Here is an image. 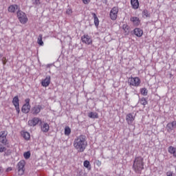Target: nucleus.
Returning <instances> with one entry per match:
<instances>
[{"instance_id": "9", "label": "nucleus", "mask_w": 176, "mask_h": 176, "mask_svg": "<svg viewBox=\"0 0 176 176\" xmlns=\"http://www.w3.org/2000/svg\"><path fill=\"white\" fill-rule=\"evenodd\" d=\"M81 41L82 43H85V45H91L93 43V40L91 39V37L87 34H84L81 37Z\"/></svg>"}, {"instance_id": "28", "label": "nucleus", "mask_w": 176, "mask_h": 176, "mask_svg": "<svg viewBox=\"0 0 176 176\" xmlns=\"http://www.w3.org/2000/svg\"><path fill=\"white\" fill-rule=\"evenodd\" d=\"M37 43L40 45V46H43V41H42V34L38 36Z\"/></svg>"}, {"instance_id": "36", "label": "nucleus", "mask_w": 176, "mask_h": 176, "mask_svg": "<svg viewBox=\"0 0 176 176\" xmlns=\"http://www.w3.org/2000/svg\"><path fill=\"white\" fill-rule=\"evenodd\" d=\"M33 2L35 5H41V1L40 0H33Z\"/></svg>"}, {"instance_id": "40", "label": "nucleus", "mask_w": 176, "mask_h": 176, "mask_svg": "<svg viewBox=\"0 0 176 176\" xmlns=\"http://www.w3.org/2000/svg\"><path fill=\"white\" fill-rule=\"evenodd\" d=\"M12 167H8L7 169H6V172L7 173H9V171H12Z\"/></svg>"}, {"instance_id": "25", "label": "nucleus", "mask_w": 176, "mask_h": 176, "mask_svg": "<svg viewBox=\"0 0 176 176\" xmlns=\"http://www.w3.org/2000/svg\"><path fill=\"white\" fill-rule=\"evenodd\" d=\"M122 30L126 34H129V32H130V27H129L127 24H124L122 25Z\"/></svg>"}, {"instance_id": "39", "label": "nucleus", "mask_w": 176, "mask_h": 176, "mask_svg": "<svg viewBox=\"0 0 176 176\" xmlns=\"http://www.w3.org/2000/svg\"><path fill=\"white\" fill-rule=\"evenodd\" d=\"M101 161L100 160H97L96 161V166H98V167H101Z\"/></svg>"}, {"instance_id": "18", "label": "nucleus", "mask_w": 176, "mask_h": 176, "mask_svg": "<svg viewBox=\"0 0 176 176\" xmlns=\"http://www.w3.org/2000/svg\"><path fill=\"white\" fill-rule=\"evenodd\" d=\"M131 5L133 9H138V8H140V2H138V0H131Z\"/></svg>"}, {"instance_id": "7", "label": "nucleus", "mask_w": 176, "mask_h": 176, "mask_svg": "<svg viewBox=\"0 0 176 176\" xmlns=\"http://www.w3.org/2000/svg\"><path fill=\"white\" fill-rule=\"evenodd\" d=\"M134 120H135V115L133 113H129L126 116V121L129 126L133 125Z\"/></svg>"}, {"instance_id": "32", "label": "nucleus", "mask_w": 176, "mask_h": 176, "mask_svg": "<svg viewBox=\"0 0 176 176\" xmlns=\"http://www.w3.org/2000/svg\"><path fill=\"white\" fill-rule=\"evenodd\" d=\"M142 16L143 17H149L150 14H149V12H148V10H144L142 12Z\"/></svg>"}, {"instance_id": "22", "label": "nucleus", "mask_w": 176, "mask_h": 176, "mask_svg": "<svg viewBox=\"0 0 176 176\" xmlns=\"http://www.w3.org/2000/svg\"><path fill=\"white\" fill-rule=\"evenodd\" d=\"M168 152L169 153H170L171 155H173V156L175 157H176V148H175L173 146H170L168 147Z\"/></svg>"}, {"instance_id": "5", "label": "nucleus", "mask_w": 176, "mask_h": 176, "mask_svg": "<svg viewBox=\"0 0 176 176\" xmlns=\"http://www.w3.org/2000/svg\"><path fill=\"white\" fill-rule=\"evenodd\" d=\"M119 13V8L118 7H113L111 8L109 16L111 20H113V21H115L116 19H118V14Z\"/></svg>"}, {"instance_id": "27", "label": "nucleus", "mask_w": 176, "mask_h": 176, "mask_svg": "<svg viewBox=\"0 0 176 176\" xmlns=\"http://www.w3.org/2000/svg\"><path fill=\"white\" fill-rule=\"evenodd\" d=\"M140 93L142 96H148V89L146 88L140 89Z\"/></svg>"}, {"instance_id": "30", "label": "nucleus", "mask_w": 176, "mask_h": 176, "mask_svg": "<svg viewBox=\"0 0 176 176\" xmlns=\"http://www.w3.org/2000/svg\"><path fill=\"white\" fill-rule=\"evenodd\" d=\"M23 157L25 159H28L29 157H31V153L30 151H27L23 153Z\"/></svg>"}, {"instance_id": "3", "label": "nucleus", "mask_w": 176, "mask_h": 176, "mask_svg": "<svg viewBox=\"0 0 176 176\" xmlns=\"http://www.w3.org/2000/svg\"><path fill=\"white\" fill-rule=\"evenodd\" d=\"M130 87H138L141 85V79L138 77H131L128 80Z\"/></svg>"}, {"instance_id": "16", "label": "nucleus", "mask_w": 176, "mask_h": 176, "mask_svg": "<svg viewBox=\"0 0 176 176\" xmlns=\"http://www.w3.org/2000/svg\"><path fill=\"white\" fill-rule=\"evenodd\" d=\"M20 8H19V6L17 5H11L8 7V12H10V13H14V12H16V10H20Z\"/></svg>"}, {"instance_id": "19", "label": "nucleus", "mask_w": 176, "mask_h": 176, "mask_svg": "<svg viewBox=\"0 0 176 176\" xmlns=\"http://www.w3.org/2000/svg\"><path fill=\"white\" fill-rule=\"evenodd\" d=\"M131 21L133 23L134 25H140V18L137 16L131 17Z\"/></svg>"}, {"instance_id": "4", "label": "nucleus", "mask_w": 176, "mask_h": 176, "mask_svg": "<svg viewBox=\"0 0 176 176\" xmlns=\"http://www.w3.org/2000/svg\"><path fill=\"white\" fill-rule=\"evenodd\" d=\"M17 17L21 24H26V23L28 21V18H27V15L21 10H18Z\"/></svg>"}, {"instance_id": "35", "label": "nucleus", "mask_w": 176, "mask_h": 176, "mask_svg": "<svg viewBox=\"0 0 176 176\" xmlns=\"http://www.w3.org/2000/svg\"><path fill=\"white\" fill-rule=\"evenodd\" d=\"M166 176H175V174H174V172L173 171H168L166 173Z\"/></svg>"}, {"instance_id": "31", "label": "nucleus", "mask_w": 176, "mask_h": 176, "mask_svg": "<svg viewBox=\"0 0 176 176\" xmlns=\"http://www.w3.org/2000/svg\"><path fill=\"white\" fill-rule=\"evenodd\" d=\"M83 166L86 168H90V162L87 160L84 161Z\"/></svg>"}, {"instance_id": "10", "label": "nucleus", "mask_w": 176, "mask_h": 176, "mask_svg": "<svg viewBox=\"0 0 176 176\" xmlns=\"http://www.w3.org/2000/svg\"><path fill=\"white\" fill-rule=\"evenodd\" d=\"M43 108V105L36 104L32 109V113L33 115H38V113H39V112H41Z\"/></svg>"}, {"instance_id": "1", "label": "nucleus", "mask_w": 176, "mask_h": 176, "mask_svg": "<svg viewBox=\"0 0 176 176\" xmlns=\"http://www.w3.org/2000/svg\"><path fill=\"white\" fill-rule=\"evenodd\" d=\"M74 148L79 153L85 152L86 148H87V140H86V136L80 135L77 136L73 142Z\"/></svg>"}, {"instance_id": "34", "label": "nucleus", "mask_w": 176, "mask_h": 176, "mask_svg": "<svg viewBox=\"0 0 176 176\" xmlns=\"http://www.w3.org/2000/svg\"><path fill=\"white\" fill-rule=\"evenodd\" d=\"M6 151V147H4L3 145L0 144V153L5 152Z\"/></svg>"}, {"instance_id": "41", "label": "nucleus", "mask_w": 176, "mask_h": 176, "mask_svg": "<svg viewBox=\"0 0 176 176\" xmlns=\"http://www.w3.org/2000/svg\"><path fill=\"white\" fill-rule=\"evenodd\" d=\"M0 173H3V168H2V166H0Z\"/></svg>"}, {"instance_id": "26", "label": "nucleus", "mask_w": 176, "mask_h": 176, "mask_svg": "<svg viewBox=\"0 0 176 176\" xmlns=\"http://www.w3.org/2000/svg\"><path fill=\"white\" fill-rule=\"evenodd\" d=\"M71 134V128L69 126L65 127V135H69Z\"/></svg>"}, {"instance_id": "14", "label": "nucleus", "mask_w": 176, "mask_h": 176, "mask_svg": "<svg viewBox=\"0 0 176 176\" xmlns=\"http://www.w3.org/2000/svg\"><path fill=\"white\" fill-rule=\"evenodd\" d=\"M133 32L136 36H138V38H141L144 34V31L140 28L134 29Z\"/></svg>"}, {"instance_id": "23", "label": "nucleus", "mask_w": 176, "mask_h": 176, "mask_svg": "<svg viewBox=\"0 0 176 176\" xmlns=\"http://www.w3.org/2000/svg\"><path fill=\"white\" fill-rule=\"evenodd\" d=\"M92 16L94 19V24H95L96 27H98V25L100 24V21L98 20V17H97V15L94 12H92Z\"/></svg>"}, {"instance_id": "11", "label": "nucleus", "mask_w": 176, "mask_h": 176, "mask_svg": "<svg viewBox=\"0 0 176 176\" xmlns=\"http://www.w3.org/2000/svg\"><path fill=\"white\" fill-rule=\"evenodd\" d=\"M6 135H8V132L5 131H2L0 132V142L1 144H4L5 145L6 142H8V139L6 138Z\"/></svg>"}, {"instance_id": "12", "label": "nucleus", "mask_w": 176, "mask_h": 176, "mask_svg": "<svg viewBox=\"0 0 176 176\" xmlns=\"http://www.w3.org/2000/svg\"><path fill=\"white\" fill-rule=\"evenodd\" d=\"M42 123V121L38 118H34L32 120H30L28 121L29 126H31L32 127H35L38 123Z\"/></svg>"}, {"instance_id": "2", "label": "nucleus", "mask_w": 176, "mask_h": 176, "mask_svg": "<svg viewBox=\"0 0 176 176\" xmlns=\"http://www.w3.org/2000/svg\"><path fill=\"white\" fill-rule=\"evenodd\" d=\"M133 170L136 174H141L144 170V158L142 157H136L133 162Z\"/></svg>"}, {"instance_id": "15", "label": "nucleus", "mask_w": 176, "mask_h": 176, "mask_svg": "<svg viewBox=\"0 0 176 176\" xmlns=\"http://www.w3.org/2000/svg\"><path fill=\"white\" fill-rule=\"evenodd\" d=\"M41 85H42V86H43V87H47V86H49V85H50V76H47L45 78V79H44L41 82Z\"/></svg>"}, {"instance_id": "38", "label": "nucleus", "mask_w": 176, "mask_h": 176, "mask_svg": "<svg viewBox=\"0 0 176 176\" xmlns=\"http://www.w3.org/2000/svg\"><path fill=\"white\" fill-rule=\"evenodd\" d=\"M15 109L17 113H20V106H15Z\"/></svg>"}, {"instance_id": "42", "label": "nucleus", "mask_w": 176, "mask_h": 176, "mask_svg": "<svg viewBox=\"0 0 176 176\" xmlns=\"http://www.w3.org/2000/svg\"><path fill=\"white\" fill-rule=\"evenodd\" d=\"M3 64H6V61L3 60Z\"/></svg>"}, {"instance_id": "24", "label": "nucleus", "mask_w": 176, "mask_h": 176, "mask_svg": "<svg viewBox=\"0 0 176 176\" xmlns=\"http://www.w3.org/2000/svg\"><path fill=\"white\" fill-rule=\"evenodd\" d=\"M21 135H22V137L24 138L25 140H26V141H28V140H30V138H31V135H30V133H28V132L23 131L21 133Z\"/></svg>"}, {"instance_id": "13", "label": "nucleus", "mask_w": 176, "mask_h": 176, "mask_svg": "<svg viewBox=\"0 0 176 176\" xmlns=\"http://www.w3.org/2000/svg\"><path fill=\"white\" fill-rule=\"evenodd\" d=\"M175 126H176V121H173L172 122H169L167 125H166V129L168 131H173V129H175Z\"/></svg>"}, {"instance_id": "6", "label": "nucleus", "mask_w": 176, "mask_h": 176, "mask_svg": "<svg viewBox=\"0 0 176 176\" xmlns=\"http://www.w3.org/2000/svg\"><path fill=\"white\" fill-rule=\"evenodd\" d=\"M25 104L23 105L21 111L23 113H28L31 109V105H30V98L25 100Z\"/></svg>"}, {"instance_id": "8", "label": "nucleus", "mask_w": 176, "mask_h": 176, "mask_svg": "<svg viewBox=\"0 0 176 176\" xmlns=\"http://www.w3.org/2000/svg\"><path fill=\"white\" fill-rule=\"evenodd\" d=\"M18 174L19 175H24V166H25V162L24 161H20L18 164Z\"/></svg>"}, {"instance_id": "29", "label": "nucleus", "mask_w": 176, "mask_h": 176, "mask_svg": "<svg viewBox=\"0 0 176 176\" xmlns=\"http://www.w3.org/2000/svg\"><path fill=\"white\" fill-rule=\"evenodd\" d=\"M140 102L142 105H146L148 104V101H146V99L145 98H142L140 100Z\"/></svg>"}, {"instance_id": "21", "label": "nucleus", "mask_w": 176, "mask_h": 176, "mask_svg": "<svg viewBox=\"0 0 176 176\" xmlns=\"http://www.w3.org/2000/svg\"><path fill=\"white\" fill-rule=\"evenodd\" d=\"M88 118L91 119H98V113L91 111L88 113Z\"/></svg>"}, {"instance_id": "37", "label": "nucleus", "mask_w": 176, "mask_h": 176, "mask_svg": "<svg viewBox=\"0 0 176 176\" xmlns=\"http://www.w3.org/2000/svg\"><path fill=\"white\" fill-rule=\"evenodd\" d=\"M91 0H82V2L85 5H88V3H90Z\"/></svg>"}, {"instance_id": "17", "label": "nucleus", "mask_w": 176, "mask_h": 176, "mask_svg": "<svg viewBox=\"0 0 176 176\" xmlns=\"http://www.w3.org/2000/svg\"><path fill=\"white\" fill-rule=\"evenodd\" d=\"M41 129L43 133H47V131H49V130L50 129V126H49V124L44 123L41 124Z\"/></svg>"}, {"instance_id": "43", "label": "nucleus", "mask_w": 176, "mask_h": 176, "mask_svg": "<svg viewBox=\"0 0 176 176\" xmlns=\"http://www.w3.org/2000/svg\"><path fill=\"white\" fill-rule=\"evenodd\" d=\"M0 56L2 57V54H0Z\"/></svg>"}, {"instance_id": "20", "label": "nucleus", "mask_w": 176, "mask_h": 176, "mask_svg": "<svg viewBox=\"0 0 176 176\" xmlns=\"http://www.w3.org/2000/svg\"><path fill=\"white\" fill-rule=\"evenodd\" d=\"M20 100L19 99V96H14L12 99V104L14 107H20Z\"/></svg>"}, {"instance_id": "33", "label": "nucleus", "mask_w": 176, "mask_h": 176, "mask_svg": "<svg viewBox=\"0 0 176 176\" xmlns=\"http://www.w3.org/2000/svg\"><path fill=\"white\" fill-rule=\"evenodd\" d=\"M66 14L71 16V14H72V8H67L66 10Z\"/></svg>"}]
</instances>
